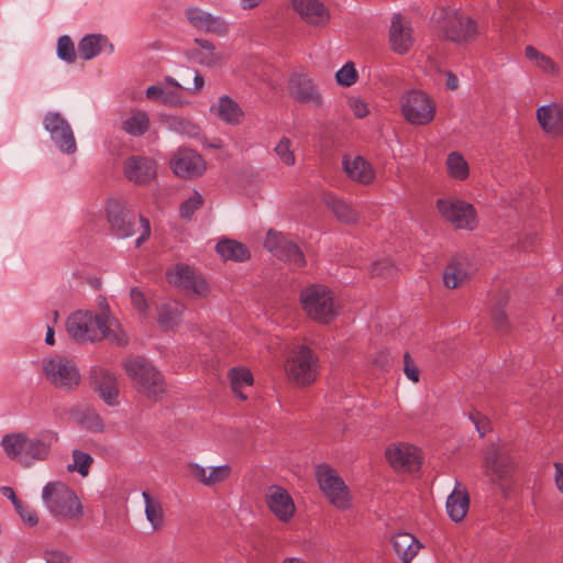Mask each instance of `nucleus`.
Wrapping results in <instances>:
<instances>
[{
  "label": "nucleus",
  "instance_id": "5fc2aeb1",
  "mask_svg": "<svg viewBox=\"0 0 563 563\" xmlns=\"http://www.w3.org/2000/svg\"><path fill=\"white\" fill-rule=\"evenodd\" d=\"M404 372H405L406 376L413 383L419 382L420 372H419L418 367L415 365L409 353H405V355H404Z\"/></svg>",
  "mask_w": 563,
  "mask_h": 563
},
{
  "label": "nucleus",
  "instance_id": "c9c22d12",
  "mask_svg": "<svg viewBox=\"0 0 563 563\" xmlns=\"http://www.w3.org/2000/svg\"><path fill=\"white\" fill-rule=\"evenodd\" d=\"M467 277L464 265L456 260L451 261L443 272V283L450 289L462 286L467 280Z\"/></svg>",
  "mask_w": 563,
  "mask_h": 563
},
{
  "label": "nucleus",
  "instance_id": "58836bf2",
  "mask_svg": "<svg viewBox=\"0 0 563 563\" xmlns=\"http://www.w3.org/2000/svg\"><path fill=\"white\" fill-rule=\"evenodd\" d=\"M142 497L145 503L146 519L151 522L153 529H158L163 525L164 512L159 500L154 499L148 492H143Z\"/></svg>",
  "mask_w": 563,
  "mask_h": 563
},
{
  "label": "nucleus",
  "instance_id": "f03ea898",
  "mask_svg": "<svg viewBox=\"0 0 563 563\" xmlns=\"http://www.w3.org/2000/svg\"><path fill=\"white\" fill-rule=\"evenodd\" d=\"M57 441L58 434L52 430H43L34 438L24 432H13L3 435L0 445L9 459L29 467L35 462L47 460Z\"/></svg>",
  "mask_w": 563,
  "mask_h": 563
},
{
  "label": "nucleus",
  "instance_id": "09e8293b",
  "mask_svg": "<svg viewBox=\"0 0 563 563\" xmlns=\"http://www.w3.org/2000/svg\"><path fill=\"white\" fill-rule=\"evenodd\" d=\"M336 81L344 86H352L357 79V73L354 67V64L349 62L342 68H340L335 74Z\"/></svg>",
  "mask_w": 563,
  "mask_h": 563
},
{
  "label": "nucleus",
  "instance_id": "393cba45",
  "mask_svg": "<svg viewBox=\"0 0 563 563\" xmlns=\"http://www.w3.org/2000/svg\"><path fill=\"white\" fill-rule=\"evenodd\" d=\"M343 170L346 176L361 185H371L376 177L372 165L362 156L344 155L342 159Z\"/></svg>",
  "mask_w": 563,
  "mask_h": 563
},
{
  "label": "nucleus",
  "instance_id": "0e129e2a",
  "mask_svg": "<svg viewBox=\"0 0 563 563\" xmlns=\"http://www.w3.org/2000/svg\"><path fill=\"white\" fill-rule=\"evenodd\" d=\"M162 103L168 104V106H174V107L180 106L181 99H180L179 93L165 90V95H164Z\"/></svg>",
  "mask_w": 563,
  "mask_h": 563
},
{
  "label": "nucleus",
  "instance_id": "f704fd0d",
  "mask_svg": "<svg viewBox=\"0 0 563 563\" xmlns=\"http://www.w3.org/2000/svg\"><path fill=\"white\" fill-rule=\"evenodd\" d=\"M216 250L218 254L225 261H239L243 262L250 258V252L242 243L233 241V240H223L220 241Z\"/></svg>",
  "mask_w": 563,
  "mask_h": 563
},
{
  "label": "nucleus",
  "instance_id": "dca6fc26",
  "mask_svg": "<svg viewBox=\"0 0 563 563\" xmlns=\"http://www.w3.org/2000/svg\"><path fill=\"white\" fill-rule=\"evenodd\" d=\"M44 128L49 132L56 146L64 153L76 152V141L69 123L58 112H48L43 121Z\"/></svg>",
  "mask_w": 563,
  "mask_h": 563
},
{
  "label": "nucleus",
  "instance_id": "13d9d810",
  "mask_svg": "<svg viewBox=\"0 0 563 563\" xmlns=\"http://www.w3.org/2000/svg\"><path fill=\"white\" fill-rule=\"evenodd\" d=\"M349 103L356 118L362 119L368 114L367 104L362 99L352 98Z\"/></svg>",
  "mask_w": 563,
  "mask_h": 563
},
{
  "label": "nucleus",
  "instance_id": "c756f323",
  "mask_svg": "<svg viewBox=\"0 0 563 563\" xmlns=\"http://www.w3.org/2000/svg\"><path fill=\"white\" fill-rule=\"evenodd\" d=\"M113 52V45L108 37L101 34H88L84 36L78 44V53L80 58L90 60L101 52Z\"/></svg>",
  "mask_w": 563,
  "mask_h": 563
},
{
  "label": "nucleus",
  "instance_id": "ddd939ff",
  "mask_svg": "<svg viewBox=\"0 0 563 563\" xmlns=\"http://www.w3.org/2000/svg\"><path fill=\"white\" fill-rule=\"evenodd\" d=\"M405 119L415 125H426L434 119L435 103L421 90L408 91L401 102Z\"/></svg>",
  "mask_w": 563,
  "mask_h": 563
},
{
  "label": "nucleus",
  "instance_id": "052dcab7",
  "mask_svg": "<svg viewBox=\"0 0 563 563\" xmlns=\"http://www.w3.org/2000/svg\"><path fill=\"white\" fill-rule=\"evenodd\" d=\"M554 484L556 489L563 494V463L562 462H554Z\"/></svg>",
  "mask_w": 563,
  "mask_h": 563
},
{
  "label": "nucleus",
  "instance_id": "680f3d73",
  "mask_svg": "<svg viewBox=\"0 0 563 563\" xmlns=\"http://www.w3.org/2000/svg\"><path fill=\"white\" fill-rule=\"evenodd\" d=\"M164 95H165V89L159 86H156V85L150 86L146 89V97L151 100L162 102Z\"/></svg>",
  "mask_w": 563,
  "mask_h": 563
},
{
  "label": "nucleus",
  "instance_id": "4468645a",
  "mask_svg": "<svg viewBox=\"0 0 563 563\" xmlns=\"http://www.w3.org/2000/svg\"><path fill=\"white\" fill-rule=\"evenodd\" d=\"M440 214L454 228L474 230L477 225V218L474 207L459 199L442 198L437 201Z\"/></svg>",
  "mask_w": 563,
  "mask_h": 563
},
{
  "label": "nucleus",
  "instance_id": "774afa93",
  "mask_svg": "<svg viewBox=\"0 0 563 563\" xmlns=\"http://www.w3.org/2000/svg\"><path fill=\"white\" fill-rule=\"evenodd\" d=\"M446 87L450 89V90H455L457 87H459V79L457 77L449 71L446 74Z\"/></svg>",
  "mask_w": 563,
  "mask_h": 563
},
{
  "label": "nucleus",
  "instance_id": "f257e3e1",
  "mask_svg": "<svg viewBox=\"0 0 563 563\" xmlns=\"http://www.w3.org/2000/svg\"><path fill=\"white\" fill-rule=\"evenodd\" d=\"M66 328L69 336L79 343L102 339L118 346H125L129 343V336L120 322L109 312L76 311L68 317Z\"/></svg>",
  "mask_w": 563,
  "mask_h": 563
},
{
  "label": "nucleus",
  "instance_id": "aec40b11",
  "mask_svg": "<svg viewBox=\"0 0 563 563\" xmlns=\"http://www.w3.org/2000/svg\"><path fill=\"white\" fill-rule=\"evenodd\" d=\"M91 386L109 406L119 404V383L117 376L106 368L95 366L90 372Z\"/></svg>",
  "mask_w": 563,
  "mask_h": 563
},
{
  "label": "nucleus",
  "instance_id": "20e7f679",
  "mask_svg": "<svg viewBox=\"0 0 563 563\" xmlns=\"http://www.w3.org/2000/svg\"><path fill=\"white\" fill-rule=\"evenodd\" d=\"M42 499L49 514L58 520H79L84 515L79 497L62 482L47 483L43 487Z\"/></svg>",
  "mask_w": 563,
  "mask_h": 563
},
{
  "label": "nucleus",
  "instance_id": "de8ad7c7",
  "mask_svg": "<svg viewBox=\"0 0 563 563\" xmlns=\"http://www.w3.org/2000/svg\"><path fill=\"white\" fill-rule=\"evenodd\" d=\"M232 468L229 464H223L208 470V487L223 483L231 475Z\"/></svg>",
  "mask_w": 563,
  "mask_h": 563
},
{
  "label": "nucleus",
  "instance_id": "a19ab883",
  "mask_svg": "<svg viewBox=\"0 0 563 563\" xmlns=\"http://www.w3.org/2000/svg\"><path fill=\"white\" fill-rule=\"evenodd\" d=\"M446 165L449 174L453 178L463 180L468 176V165L460 153H450L446 158Z\"/></svg>",
  "mask_w": 563,
  "mask_h": 563
},
{
  "label": "nucleus",
  "instance_id": "2f4dec72",
  "mask_svg": "<svg viewBox=\"0 0 563 563\" xmlns=\"http://www.w3.org/2000/svg\"><path fill=\"white\" fill-rule=\"evenodd\" d=\"M324 202L339 221L345 224H355L358 222L360 213L345 200L328 195L324 198Z\"/></svg>",
  "mask_w": 563,
  "mask_h": 563
},
{
  "label": "nucleus",
  "instance_id": "bb28decb",
  "mask_svg": "<svg viewBox=\"0 0 563 563\" xmlns=\"http://www.w3.org/2000/svg\"><path fill=\"white\" fill-rule=\"evenodd\" d=\"M537 119L544 132L554 135L563 132V107L560 103L551 102L539 107Z\"/></svg>",
  "mask_w": 563,
  "mask_h": 563
},
{
  "label": "nucleus",
  "instance_id": "6e6552de",
  "mask_svg": "<svg viewBox=\"0 0 563 563\" xmlns=\"http://www.w3.org/2000/svg\"><path fill=\"white\" fill-rule=\"evenodd\" d=\"M440 29L443 36L454 43H467L478 34L477 23L460 10L441 9Z\"/></svg>",
  "mask_w": 563,
  "mask_h": 563
},
{
  "label": "nucleus",
  "instance_id": "a211bd4d",
  "mask_svg": "<svg viewBox=\"0 0 563 563\" xmlns=\"http://www.w3.org/2000/svg\"><path fill=\"white\" fill-rule=\"evenodd\" d=\"M170 168L181 178H196L206 170V162L198 152L184 147L170 158Z\"/></svg>",
  "mask_w": 563,
  "mask_h": 563
},
{
  "label": "nucleus",
  "instance_id": "49530a36",
  "mask_svg": "<svg viewBox=\"0 0 563 563\" xmlns=\"http://www.w3.org/2000/svg\"><path fill=\"white\" fill-rule=\"evenodd\" d=\"M203 203V198L198 191L185 200L179 207V214L181 219H191L196 210H198Z\"/></svg>",
  "mask_w": 563,
  "mask_h": 563
},
{
  "label": "nucleus",
  "instance_id": "6ab92c4d",
  "mask_svg": "<svg viewBox=\"0 0 563 563\" xmlns=\"http://www.w3.org/2000/svg\"><path fill=\"white\" fill-rule=\"evenodd\" d=\"M289 95L300 103L311 104L314 108L323 106V98L311 78L306 74H294L288 84Z\"/></svg>",
  "mask_w": 563,
  "mask_h": 563
},
{
  "label": "nucleus",
  "instance_id": "c03bdc74",
  "mask_svg": "<svg viewBox=\"0 0 563 563\" xmlns=\"http://www.w3.org/2000/svg\"><path fill=\"white\" fill-rule=\"evenodd\" d=\"M57 56L62 60L73 64L76 60L75 45L68 35H62L57 41Z\"/></svg>",
  "mask_w": 563,
  "mask_h": 563
},
{
  "label": "nucleus",
  "instance_id": "5701e85b",
  "mask_svg": "<svg viewBox=\"0 0 563 563\" xmlns=\"http://www.w3.org/2000/svg\"><path fill=\"white\" fill-rule=\"evenodd\" d=\"M185 15L197 30L217 35H225L229 32V23L223 18L213 15L199 8L187 9Z\"/></svg>",
  "mask_w": 563,
  "mask_h": 563
},
{
  "label": "nucleus",
  "instance_id": "72a5a7b5",
  "mask_svg": "<svg viewBox=\"0 0 563 563\" xmlns=\"http://www.w3.org/2000/svg\"><path fill=\"white\" fill-rule=\"evenodd\" d=\"M184 307L180 302L169 301L163 303L158 309L157 321L161 327L169 330L180 323Z\"/></svg>",
  "mask_w": 563,
  "mask_h": 563
},
{
  "label": "nucleus",
  "instance_id": "a18cd8bd",
  "mask_svg": "<svg viewBox=\"0 0 563 563\" xmlns=\"http://www.w3.org/2000/svg\"><path fill=\"white\" fill-rule=\"evenodd\" d=\"M274 152L287 166L295 165L296 158L294 151L291 150V141L288 137L283 136L275 146Z\"/></svg>",
  "mask_w": 563,
  "mask_h": 563
},
{
  "label": "nucleus",
  "instance_id": "e2e57ef3",
  "mask_svg": "<svg viewBox=\"0 0 563 563\" xmlns=\"http://www.w3.org/2000/svg\"><path fill=\"white\" fill-rule=\"evenodd\" d=\"M508 301H509V294H508V291L501 290V291H499L495 296V298L493 300V307L492 308H497L498 307L499 309L505 310Z\"/></svg>",
  "mask_w": 563,
  "mask_h": 563
},
{
  "label": "nucleus",
  "instance_id": "f8f14e48",
  "mask_svg": "<svg viewBox=\"0 0 563 563\" xmlns=\"http://www.w3.org/2000/svg\"><path fill=\"white\" fill-rule=\"evenodd\" d=\"M43 372L52 385L63 390H71L80 382V374L75 362L62 355L44 360Z\"/></svg>",
  "mask_w": 563,
  "mask_h": 563
},
{
  "label": "nucleus",
  "instance_id": "39448f33",
  "mask_svg": "<svg viewBox=\"0 0 563 563\" xmlns=\"http://www.w3.org/2000/svg\"><path fill=\"white\" fill-rule=\"evenodd\" d=\"M124 369L135 389L145 397L159 400L166 394L164 376L144 357L136 356L125 361Z\"/></svg>",
  "mask_w": 563,
  "mask_h": 563
},
{
  "label": "nucleus",
  "instance_id": "4c0bfd02",
  "mask_svg": "<svg viewBox=\"0 0 563 563\" xmlns=\"http://www.w3.org/2000/svg\"><path fill=\"white\" fill-rule=\"evenodd\" d=\"M229 378L231 382L232 391L242 400L246 399V395L243 394L242 389L253 384L252 373L244 367H234L229 371Z\"/></svg>",
  "mask_w": 563,
  "mask_h": 563
},
{
  "label": "nucleus",
  "instance_id": "2eb2a0df",
  "mask_svg": "<svg viewBox=\"0 0 563 563\" xmlns=\"http://www.w3.org/2000/svg\"><path fill=\"white\" fill-rule=\"evenodd\" d=\"M265 247L277 258L296 267H302L306 264L303 253L299 246L282 233L269 230L265 240Z\"/></svg>",
  "mask_w": 563,
  "mask_h": 563
},
{
  "label": "nucleus",
  "instance_id": "423d86ee",
  "mask_svg": "<svg viewBox=\"0 0 563 563\" xmlns=\"http://www.w3.org/2000/svg\"><path fill=\"white\" fill-rule=\"evenodd\" d=\"M302 309L312 320L328 324L339 314L333 292L323 285H309L300 291Z\"/></svg>",
  "mask_w": 563,
  "mask_h": 563
},
{
  "label": "nucleus",
  "instance_id": "79ce46f5",
  "mask_svg": "<svg viewBox=\"0 0 563 563\" xmlns=\"http://www.w3.org/2000/svg\"><path fill=\"white\" fill-rule=\"evenodd\" d=\"M73 463L67 466L68 472H78L82 477L89 474V470L93 463V457L80 450H74Z\"/></svg>",
  "mask_w": 563,
  "mask_h": 563
},
{
  "label": "nucleus",
  "instance_id": "603ef678",
  "mask_svg": "<svg viewBox=\"0 0 563 563\" xmlns=\"http://www.w3.org/2000/svg\"><path fill=\"white\" fill-rule=\"evenodd\" d=\"M130 297H131L132 306L141 314L145 316L146 311H147V302H146V299H145L143 292L139 288L134 287L130 291Z\"/></svg>",
  "mask_w": 563,
  "mask_h": 563
},
{
  "label": "nucleus",
  "instance_id": "9d476101",
  "mask_svg": "<svg viewBox=\"0 0 563 563\" xmlns=\"http://www.w3.org/2000/svg\"><path fill=\"white\" fill-rule=\"evenodd\" d=\"M166 277L169 284L191 298H206L210 292L207 279L187 264L174 265L167 269Z\"/></svg>",
  "mask_w": 563,
  "mask_h": 563
},
{
  "label": "nucleus",
  "instance_id": "4d7b16f0",
  "mask_svg": "<svg viewBox=\"0 0 563 563\" xmlns=\"http://www.w3.org/2000/svg\"><path fill=\"white\" fill-rule=\"evenodd\" d=\"M46 563H69L70 558L59 550H47L44 552Z\"/></svg>",
  "mask_w": 563,
  "mask_h": 563
},
{
  "label": "nucleus",
  "instance_id": "864d4df0",
  "mask_svg": "<svg viewBox=\"0 0 563 563\" xmlns=\"http://www.w3.org/2000/svg\"><path fill=\"white\" fill-rule=\"evenodd\" d=\"M190 475L205 486H208V468L191 462L187 465Z\"/></svg>",
  "mask_w": 563,
  "mask_h": 563
},
{
  "label": "nucleus",
  "instance_id": "3c124183",
  "mask_svg": "<svg viewBox=\"0 0 563 563\" xmlns=\"http://www.w3.org/2000/svg\"><path fill=\"white\" fill-rule=\"evenodd\" d=\"M15 510L25 525L30 527H34L37 525V514L29 505L21 503V508H15Z\"/></svg>",
  "mask_w": 563,
  "mask_h": 563
},
{
  "label": "nucleus",
  "instance_id": "6e6d98bb",
  "mask_svg": "<svg viewBox=\"0 0 563 563\" xmlns=\"http://www.w3.org/2000/svg\"><path fill=\"white\" fill-rule=\"evenodd\" d=\"M492 319L495 323V327L498 330H507L508 329V318L505 310L497 308H492Z\"/></svg>",
  "mask_w": 563,
  "mask_h": 563
},
{
  "label": "nucleus",
  "instance_id": "473e14b6",
  "mask_svg": "<svg viewBox=\"0 0 563 563\" xmlns=\"http://www.w3.org/2000/svg\"><path fill=\"white\" fill-rule=\"evenodd\" d=\"M121 129L132 136H141L150 129V117L143 110H133L126 119L122 120Z\"/></svg>",
  "mask_w": 563,
  "mask_h": 563
},
{
  "label": "nucleus",
  "instance_id": "7ed1b4c3",
  "mask_svg": "<svg viewBox=\"0 0 563 563\" xmlns=\"http://www.w3.org/2000/svg\"><path fill=\"white\" fill-rule=\"evenodd\" d=\"M107 221L113 235L118 239H128L140 232L135 246H141L151 235L148 219L129 210L121 201L109 200L106 207Z\"/></svg>",
  "mask_w": 563,
  "mask_h": 563
},
{
  "label": "nucleus",
  "instance_id": "7c9ffc66",
  "mask_svg": "<svg viewBox=\"0 0 563 563\" xmlns=\"http://www.w3.org/2000/svg\"><path fill=\"white\" fill-rule=\"evenodd\" d=\"M211 111L223 122L230 125H238L242 122L244 112L238 102L229 96L220 97L218 102L211 107Z\"/></svg>",
  "mask_w": 563,
  "mask_h": 563
},
{
  "label": "nucleus",
  "instance_id": "37998d69",
  "mask_svg": "<svg viewBox=\"0 0 563 563\" xmlns=\"http://www.w3.org/2000/svg\"><path fill=\"white\" fill-rule=\"evenodd\" d=\"M195 43L205 49L207 53L198 58V62L205 66L212 67L221 62V56L216 52L214 45L203 38H195Z\"/></svg>",
  "mask_w": 563,
  "mask_h": 563
},
{
  "label": "nucleus",
  "instance_id": "8fccbe9b",
  "mask_svg": "<svg viewBox=\"0 0 563 563\" xmlns=\"http://www.w3.org/2000/svg\"><path fill=\"white\" fill-rule=\"evenodd\" d=\"M371 274L372 276L390 278L396 274V267L390 260L384 258L371 265Z\"/></svg>",
  "mask_w": 563,
  "mask_h": 563
},
{
  "label": "nucleus",
  "instance_id": "9b49d317",
  "mask_svg": "<svg viewBox=\"0 0 563 563\" xmlns=\"http://www.w3.org/2000/svg\"><path fill=\"white\" fill-rule=\"evenodd\" d=\"M316 477L321 492L338 509H347L351 506V495L338 472L328 464L316 467Z\"/></svg>",
  "mask_w": 563,
  "mask_h": 563
},
{
  "label": "nucleus",
  "instance_id": "4be33fe9",
  "mask_svg": "<svg viewBox=\"0 0 563 563\" xmlns=\"http://www.w3.org/2000/svg\"><path fill=\"white\" fill-rule=\"evenodd\" d=\"M266 504L269 510L282 522H288L295 515L296 507L289 493L277 485L268 487Z\"/></svg>",
  "mask_w": 563,
  "mask_h": 563
},
{
  "label": "nucleus",
  "instance_id": "1a4fd4ad",
  "mask_svg": "<svg viewBox=\"0 0 563 563\" xmlns=\"http://www.w3.org/2000/svg\"><path fill=\"white\" fill-rule=\"evenodd\" d=\"M318 366L313 351L306 345H298L291 351L285 367L291 382L306 386L317 379Z\"/></svg>",
  "mask_w": 563,
  "mask_h": 563
},
{
  "label": "nucleus",
  "instance_id": "c85d7f7f",
  "mask_svg": "<svg viewBox=\"0 0 563 563\" xmlns=\"http://www.w3.org/2000/svg\"><path fill=\"white\" fill-rule=\"evenodd\" d=\"M391 544L402 563H411L422 548L420 541L415 536L407 532L396 533L391 539Z\"/></svg>",
  "mask_w": 563,
  "mask_h": 563
},
{
  "label": "nucleus",
  "instance_id": "a878e982",
  "mask_svg": "<svg viewBox=\"0 0 563 563\" xmlns=\"http://www.w3.org/2000/svg\"><path fill=\"white\" fill-rule=\"evenodd\" d=\"M294 10L311 25H323L330 20V13L320 0H291Z\"/></svg>",
  "mask_w": 563,
  "mask_h": 563
},
{
  "label": "nucleus",
  "instance_id": "412c9836",
  "mask_svg": "<svg viewBox=\"0 0 563 563\" xmlns=\"http://www.w3.org/2000/svg\"><path fill=\"white\" fill-rule=\"evenodd\" d=\"M386 457L390 465L398 471L413 472L420 467L419 450L410 444H393L386 450Z\"/></svg>",
  "mask_w": 563,
  "mask_h": 563
},
{
  "label": "nucleus",
  "instance_id": "cd10ccee",
  "mask_svg": "<svg viewBox=\"0 0 563 563\" xmlns=\"http://www.w3.org/2000/svg\"><path fill=\"white\" fill-rule=\"evenodd\" d=\"M446 512L450 519L454 522L462 521L470 508V495L461 483L456 482L455 488L446 499Z\"/></svg>",
  "mask_w": 563,
  "mask_h": 563
},
{
  "label": "nucleus",
  "instance_id": "338daca9",
  "mask_svg": "<svg viewBox=\"0 0 563 563\" xmlns=\"http://www.w3.org/2000/svg\"><path fill=\"white\" fill-rule=\"evenodd\" d=\"M203 85H205L203 76L201 74H199L198 71H196V74L194 76V88L191 89V92L192 93L199 92L203 88Z\"/></svg>",
  "mask_w": 563,
  "mask_h": 563
},
{
  "label": "nucleus",
  "instance_id": "0eeeda50",
  "mask_svg": "<svg viewBox=\"0 0 563 563\" xmlns=\"http://www.w3.org/2000/svg\"><path fill=\"white\" fill-rule=\"evenodd\" d=\"M483 467L490 482L503 488L510 481L516 464L506 445L489 444L483 452Z\"/></svg>",
  "mask_w": 563,
  "mask_h": 563
},
{
  "label": "nucleus",
  "instance_id": "b1692460",
  "mask_svg": "<svg viewBox=\"0 0 563 563\" xmlns=\"http://www.w3.org/2000/svg\"><path fill=\"white\" fill-rule=\"evenodd\" d=\"M389 41L393 51L401 55L406 54L413 45L411 25L400 14H395L391 19Z\"/></svg>",
  "mask_w": 563,
  "mask_h": 563
},
{
  "label": "nucleus",
  "instance_id": "69168bd1",
  "mask_svg": "<svg viewBox=\"0 0 563 563\" xmlns=\"http://www.w3.org/2000/svg\"><path fill=\"white\" fill-rule=\"evenodd\" d=\"M0 490L4 497L9 498L12 501L14 508H21L22 501L20 499H18L13 488H11L9 486H2L0 488Z\"/></svg>",
  "mask_w": 563,
  "mask_h": 563
},
{
  "label": "nucleus",
  "instance_id": "ea45409f",
  "mask_svg": "<svg viewBox=\"0 0 563 563\" xmlns=\"http://www.w3.org/2000/svg\"><path fill=\"white\" fill-rule=\"evenodd\" d=\"M526 57L534 64L541 71L545 74L556 73V65L551 57L541 53L536 47L528 45L525 48Z\"/></svg>",
  "mask_w": 563,
  "mask_h": 563
},
{
  "label": "nucleus",
  "instance_id": "f3484780",
  "mask_svg": "<svg viewBox=\"0 0 563 563\" xmlns=\"http://www.w3.org/2000/svg\"><path fill=\"white\" fill-rule=\"evenodd\" d=\"M123 174L129 181L135 185H148L156 178L157 163L147 156L133 155L124 161Z\"/></svg>",
  "mask_w": 563,
  "mask_h": 563
},
{
  "label": "nucleus",
  "instance_id": "bf43d9fd",
  "mask_svg": "<svg viewBox=\"0 0 563 563\" xmlns=\"http://www.w3.org/2000/svg\"><path fill=\"white\" fill-rule=\"evenodd\" d=\"M470 418L474 422L479 437H484L488 430L489 421L485 417H478V413L476 416L471 415Z\"/></svg>",
  "mask_w": 563,
  "mask_h": 563
},
{
  "label": "nucleus",
  "instance_id": "e433bc0d",
  "mask_svg": "<svg viewBox=\"0 0 563 563\" xmlns=\"http://www.w3.org/2000/svg\"><path fill=\"white\" fill-rule=\"evenodd\" d=\"M165 123L167 128L173 132L194 139H201L200 126L188 119L170 115L165 119Z\"/></svg>",
  "mask_w": 563,
  "mask_h": 563
}]
</instances>
